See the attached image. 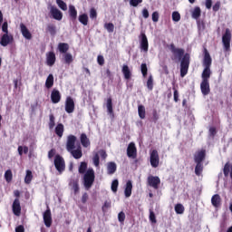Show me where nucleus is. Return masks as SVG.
I'll return each instance as SVG.
<instances>
[{
  "label": "nucleus",
  "mask_w": 232,
  "mask_h": 232,
  "mask_svg": "<svg viewBox=\"0 0 232 232\" xmlns=\"http://www.w3.org/2000/svg\"><path fill=\"white\" fill-rule=\"evenodd\" d=\"M140 70L143 77L148 75V65L146 63H141Z\"/></svg>",
  "instance_id": "3c124183"
},
{
  "label": "nucleus",
  "mask_w": 232,
  "mask_h": 232,
  "mask_svg": "<svg viewBox=\"0 0 232 232\" xmlns=\"http://www.w3.org/2000/svg\"><path fill=\"white\" fill-rule=\"evenodd\" d=\"M140 3H142V0H130V6L137 7Z\"/></svg>",
  "instance_id": "052dcab7"
},
{
  "label": "nucleus",
  "mask_w": 232,
  "mask_h": 232,
  "mask_svg": "<svg viewBox=\"0 0 232 232\" xmlns=\"http://www.w3.org/2000/svg\"><path fill=\"white\" fill-rule=\"evenodd\" d=\"M48 126L49 130H53V128H55V116L53 113L49 115Z\"/></svg>",
  "instance_id": "ea45409f"
},
{
  "label": "nucleus",
  "mask_w": 232,
  "mask_h": 232,
  "mask_svg": "<svg viewBox=\"0 0 232 232\" xmlns=\"http://www.w3.org/2000/svg\"><path fill=\"white\" fill-rule=\"evenodd\" d=\"M93 182H95V170H93L92 168H89L83 175V186L85 189L92 188Z\"/></svg>",
  "instance_id": "7ed1b4c3"
},
{
  "label": "nucleus",
  "mask_w": 232,
  "mask_h": 232,
  "mask_svg": "<svg viewBox=\"0 0 232 232\" xmlns=\"http://www.w3.org/2000/svg\"><path fill=\"white\" fill-rule=\"evenodd\" d=\"M169 50L171 52L173 57L172 61H180V77H186L188 72L189 71V63L191 61V56L189 53H185L183 48H179L175 46V44H170L169 45Z\"/></svg>",
  "instance_id": "f257e3e1"
},
{
  "label": "nucleus",
  "mask_w": 232,
  "mask_h": 232,
  "mask_svg": "<svg viewBox=\"0 0 232 232\" xmlns=\"http://www.w3.org/2000/svg\"><path fill=\"white\" fill-rule=\"evenodd\" d=\"M98 155H100V157H101L103 160H105V159H107V157H108V154L106 153V150H99V151H98Z\"/></svg>",
  "instance_id": "680f3d73"
},
{
  "label": "nucleus",
  "mask_w": 232,
  "mask_h": 232,
  "mask_svg": "<svg viewBox=\"0 0 232 232\" xmlns=\"http://www.w3.org/2000/svg\"><path fill=\"white\" fill-rule=\"evenodd\" d=\"M213 12H218L220 10V1L216 2L212 7Z\"/></svg>",
  "instance_id": "69168bd1"
},
{
  "label": "nucleus",
  "mask_w": 232,
  "mask_h": 232,
  "mask_svg": "<svg viewBox=\"0 0 232 232\" xmlns=\"http://www.w3.org/2000/svg\"><path fill=\"white\" fill-rule=\"evenodd\" d=\"M138 115L140 119H146V107L144 105L138 106Z\"/></svg>",
  "instance_id": "72a5a7b5"
},
{
  "label": "nucleus",
  "mask_w": 232,
  "mask_h": 232,
  "mask_svg": "<svg viewBox=\"0 0 232 232\" xmlns=\"http://www.w3.org/2000/svg\"><path fill=\"white\" fill-rule=\"evenodd\" d=\"M46 32L50 34V35H55L57 34V27L53 24H48L46 27Z\"/></svg>",
  "instance_id": "473e14b6"
},
{
  "label": "nucleus",
  "mask_w": 232,
  "mask_h": 232,
  "mask_svg": "<svg viewBox=\"0 0 232 232\" xmlns=\"http://www.w3.org/2000/svg\"><path fill=\"white\" fill-rule=\"evenodd\" d=\"M127 156L129 159H137V147L135 143L130 142L127 147Z\"/></svg>",
  "instance_id": "f8f14e48"
},
{
  "label": "nucleus",
  "mask_w": 232,
  "mask_h": 232,
  "mask_svg": "<svg viewBox=\"0 0 232 232\" xmlns=\"http://www.w3.org/2000/svg\"><path fill=\"white\" fill-rule=\"evenodd\" d=\"M2 31L4 32V34H8V23L7 22H4V24L2 25Z\"/></svg>",
  "instance_id": "338daca9"
},
{
  "label": "nucleus",
  "mask_w": 232,
  "mask_h": 232,
  "mask_svg": "<svg viewBox=\"0 0 232 232\" xmlns=\"http://www.w3.org/2000/svg\"><path fill=\"white\" fill-rule=\"evenodd\" d=\"M87 169H88V163L86 161L81 162L79 169H78L80 175L86 174V172L88 171Z\"/></svg>",
  "instance_id": "2f4dec72"
},
{
  "label": "nucleus",
  "mask_w": 232,
  "mask_h": 232,
  "mask_svg": "<svg viewBox=\"0 0 232 232\" xmlns=\"http://www.w3.org/2000/svg\"><path fill=\"white\" fill-rule=\"evenodd\" d=\"M198 30H206V23L204 21H198Z\"/></svg>",
  "instance_id": "0e129e2a"
},
{
  "label": "nucleus",
  "mask_w": 232,
  "mask_h": 232,
  "mask_svg": "<svg viewBox=\"0 0 232 232\" xmlns=\"http://www.w3.org/2000/svg\"><path fill=\"white\" fill-rule=\"evenodd\" d=\"M117 171V164L113 161H111L107 164V173L108 175H113Z\"/></svg>",
  "instance_id": "cd10ccee"
},
{
  "label": "nucleus",
  "mask_w": 232,
  "mask_h": 232,
  "mask_svg": "<svg viewBox=\"0 0 232 232\" xmlns=\"http://www.w3.org/2000/svg\"><path fill=\"white\" fill-rule=\"evenodd\" d=\"M53 86V74H49L45 81V87L50 90Z\"/></svg>",
  "instance_id": "f704fd0d"
},
{
  "label": "nucleus",
  "mask_w": 232,
  "mask_h": 232,
  "mask_svg": "<svg viewBox=\"0 0 232 232\" xmlns=\"http://www.w3.org/2000/svg\"><path fill=\"white\" fill-rule=\"evenodd\" d=\"M20 30L24 39H27V41L32 40V33H30V30H28V27L24 24H20Z\"/></svg>",
  "instance_id": "6ab92c4d"
},
{
  "label": "nucleus",
  "mask_w": 232,
  "mask_h": 232,
  "mask_svg": "<svg viewBox=\"0 0 232 232\" xmlns=\"http://www.w3.org/2000/svg\"><path fill=\"white\" fill-rule=\"evenodd\" d=\"M80 142L83 148H88L90 146V139L86 133H82L80 136Z\"/></svg>",
  "instance_id": "a878e982"
},
{
  "label": "nucleus",
  "mask_w": 232,
  "mask_h": 232,
  "mask_svg": "<svg viewBox=\"0 0 232 232\" xmlns=\"http://www.w3.org/2000/svg\"><path fill=\"white\" fill-rule=\"evenodd\" d=\"M121 72L123 73L126 81H130V79H131V71L130 70V66L124 64L121 68Z\"/></svg>",
  "instance_id": "b1692460"
},
{
  "label": "nucleus",
  "mask_w": 232,
  "mask_h": 232,
  "mask_svg": "<svg viewBox=\"0 0 232 232\" xmlns=\"http://www.w3.org/2000/svg\"><path fill=\"white\" fill-rule=\"evenodd\" d=\"M56 4L58 5L59 8H61V10H63V12H66V10H68V5L64 3V1L56 0Z\"/></svg>",
  "instance_id": "49530a36"
},
{
  "label": "nucleus",
  "mask_w": 232,
  "mask_h": 232,
  "mask_svg": "<svg viewBox=\"0 0 232 232\" xmlns=\"http://www.w3.org/2000/svg\"><path fill=\"white\" fill-rule=\"evenodd\" d=\"M172 21H174V23H179V21H180V13L174 11L172 13Z\"/></svg>",
  "instance_id": "09e8293b"
},
{
  "label": "nucleus",
  "mask_w": 232,
  "mask_h": 232,
  "mask_svg": "<svg viewBox=\"0 0 232 232\" xmlns=\"http://www.w3.org/2000/svg\"><path fill=\"white\" fill-rule=\"evenodd\" d=\"M78 21L83 24V26H88V14H82L78 17Z\"/></svg>",
  "instance_id": "c9c22d12"
},
{
  "label": "nucleus",
  "mask_w": 232,
  "mask_h": 232,
  "mask_svg": "<svg viewBox=\"0 0 232 232\" xmlns=\"http://www.w3.org/2000/svg\"><path fill=\"white\" fill-rule=\"evenodd\" d=\"M5 179L6 182L8 183L12 182V179H14V174L12 173V169H7L5 172Z\"/></svg>",
  "instance_id": "a19ab883"
},
{
  "label": "nucleus",
  "mask_w": 232,
  "mask_h": 232,
  "mask_svg": "<svg viewBox=\"0 0 232 232\" xmlns=\"http://www.w3.org/2000/svg\"><path fill=\"white\" fill-rule=\"evenodd\" d=\"M54 133L62 139L63 135H64V125L63 123H58L54 129Z\"/></svg>",
  "instance_id": "393cba45"
},
{
  "label": "nucleus",
  "mask_w": 232,
  "mask_h": 232,
  "mask_svg": "<svg viewBox=\"0 0 232 232\" xmlns=\"http://www.w3.org/2000/svg\"><path fill=\"white\" fill-rule=\"evenodd\" d=\"M69 186H71L74 195H77V193H79L81 189V188L79 187V179H72L69 183Z\"/></svg>",
  "instance_id": "5701e85b"
},
{
  "label": "nucleus",
  "mask_w": 232,
  "mask_h": 232,
  "mask_svg": "<svg viewBox=\"0 0 232 232\" xmlns=\"http://www.w3.org/2000/svg\"><path fill=\"white\" fill-rule=\"evenodd\" d=\"M147 88L148 90H153V77L150 76L148 81H147Z\"/></svg>",
  "instance_id": "6e6d98bb"
},
{
  "label": "nucleus",
  "mask_w": 232,
  "mask_h": 232,
  "mask_svg": "<svg viewBox=\"0 0 232 232\" xmlns=\"http://www.w3.org/2000/svg\"><path fill=\"white\" fill-rule=\"evenodd\" d=\"M150 166H152L153 168H159L160 158L159 157V151L157 150H153L150 152Z\"/></svg>",
  "instance_id": "6e6552de"
},
{
  "label": "nucleus",
  "mask_w": 232,
  "mask_h": 232,
  "mask_svg": "<svg viewBox=\"0 0 232 232\" xmlns=\"http://www.w3.org/2000/svg\"><path fill=\"white\" fill-rule=\"evenodd\" d=\"M159 17H160V15H159V12H153L152 13V21H153V23H159Z\"/></svg>",
  "instance_id": "e2e57ef3"
},
{
  "label": "nucleus",
  "mask_w": 232,
  "mask_h": 232,
  "mask_svg": "<svg viewBox=\"0 0 232 232\" xmlns=\"http://www.w3.org/2000/svg\"><path fill=\"white\" fill-rule=\"evenodd\" d=\"M159 121V112H157V110L152 111V122L157 123Z\"/></svg>",
  "instance_id": "4d7b16f0"
},
{
  "label": "nucleus",
  "mask_w": 232,
  "mask_h": 232,
  "mask_svg": "<svg viewBox=\"0 0 232 232\" xmlns=\"http://www.w3.org/2000/svg\"><path fill=\"white\" fill-rule=\"evenodd\" d=\"M44 222L46 227H52V210L47 206V209L44 212Z\"/></svg>",
  "instance_id": "9b49d317"
},
{
  "label": "nucleus",
  "mask_w": 232,
  "mask_h": 232,
  "mask_svg": "<svg viewBox=\"0 0 232 232\" xmlns=\"http://www.w3.org/2000/svg\"><path fill=\"white\" fill-rule=\"evenodd\" d=\"M222 43L226 52H229L231 49V30L227 28L225 34L222 36Z\"/></svg>",
  "instance_id": "20e7f679"
},
{
  "label": "nucleus",
  "mask_w": 232,
  "mask_h": 232,
  "mask_svg": "<svg viewBox=\"0 0 232 232\" xmlns=\"http://www.w3.org/2000/svg\"><path fill=\"white\" fill-rule=\"evenodd\" d=\"M229 169H231V165L229 162H227L223 169V173L225 177H229Z\"/></svg>",
  "instance_id": "de8ad7c7"
},
{
  "label": "nucleus",
  "mask_w": 232,
  "mask_h": 232,
  "mask_svg": "<svg viewBox=\"0 0 232 232\" xmlns=\"http://www.w3.org/2000/svg\"><path fill=\"white\" fill-rule=\"evenodd\" d=\"M90 18L91 19H97V10H95V8H91V10H90Z\"/></svg>",
  "instance_id": "13d9d810"
},
{
  "label": "nucleus",
  "mask_w": 232,
  "mask_h": 232,
  "mask_svg": "<svg viewBox=\"0 0 232 232\" xmlns=\"http://www.w3.org/2000/svg\"><path fill=\"white\" fill-rule=\"evenodd\" d=\"M175 211L177 215H182L184 213V205L180 203L176 204Z\"/></svg>",
  "instance_id": "79ce46f5"
},
{
  "label": "nucleus",
  "mask_w": 232,
  "mask_h": 232,
  "mask_svg": "<svg viewBox=\"0 0 232 232\" xmlns=\"http://www.w3.org/2000/svg\"><path fill=\"white\" fill-rule=\"evenodd\" d=\"M63 59L66 64H72V63H73V56L70 53H65L63 55Z\"/></svg>",
  "instance_id": "58836bf2"
},
{
  "label": "nucleus",
  "mask_w": 232,
  "mask_h": 232,
  "mask_svg": "<svg viewBox=\"0 0 232 232\" xmlns=\"http://www.w3.org/2000/svg\"><path fill=\"white\" fill-rule=\"evenodd\" d=\"M220 202H222V199L220 198V195L216 194L212 196L211 204L212 206H214V208H218L220 206Z\"/></svg>",
  "instance_id": "c85d7f7f"
},
{
  "label": "nucleus",
  "mask_w": 232,
  "mask_h": 232,
  "mask_svg": "<svg viewBox=\"0 0 232 232\" xmlns=\"http://www.w3.org/2000/svg\"><path fill=\"white\" fill-rule=\"evenodd\" d=\"M118 188H119V180L114 179L111 183V191H113V193H117Z\"/></svg>",
  "instance_id": "603ef678"
},
{
  "label": "nucleus",
  "mask_w": 232,
  "mask_h": 232,
  "mask_svg": "<svg viewBox=\"0 0 232 232\" xmlns=\"http://www.w3.org/2000/svg\"><path fill=\"white\" fill-rule=\"evenodd\" d=\"M111 208V200H106L102 207V213H106Z\"/></svg>",
  "instance_id": "a18cd8bd"
},
{
  "label": "nucleus",
  "mask_w": 232,
  "mask_h": 232,
  "mask_svg": "<svg viewBox=\"0 0 232 232\" xmlns=\"http://www.w3.org/2000/svg\"><path fill=\"white\" fill-rule=\"evenodd\" d=\"M32 179H34V175L32 174V170H26V175L24 178L25 184H30L32 182Z\"/></svg>",
  "instance_id": "37998d69"
},
{
  "label": "nucleus",
  "mask_w": 232,
  "mask_h": 232,
  "mask_svg": "<svg viewBox=\"0 0 232 232\" xmlns=\"http://www.w3.org/2000/svg\"><path fill=\"white\" fill-rule=\"evenodd\" d=\"M13 213L15 215V217L21 216V201L19 198H15L13 202L12 206Z\"/></svg>",
  "instance_id": "2eb2a0df"
},
{
  "label": "nucleus",
  "mask_w": 232,
  "mask_h": 232,
  "mask_svg": "<svg viewBox=\"0 0 232 232\" xmlns=\"http://www.w3.org/2000/svg\"><path fill=\"white\" fill-rule=\"evenodd\" d=\"M97 63L100 66H104V56L99 54L97 56Z\"/></svg>",
  "instance_id": "bf43d9fd"
},
{
  "label": "nucleus",
  "mask_w": 232,
  "mask_h": 232,
  "mask_svg": "<svg viewBox=\"0 0 232 232\" xmlns=\"http://www.w3.org/2000/svg\"><path fill=\"white\" fill-rule=\"evenodd\" d=\"M202 14V11L200 10V7L196 6L194 10L192 11V18L193 19H198Z\"/></svg>",
  "instance_id": "4c0bfd02"
},
{
  "label": "nucleus",
  "mask_w": 232,
  "mask_h": 232,
  "mask_svg": "<svg viewBox=\"0 0 232 232\" xmlns=\"http://www.w3.org/2000/svg\"><path fill=\"white\" fill-rule=\"evenodd\" d=\"M213 60L211 59V55L209 52H208L207 48H204V58H203V66L204 70L201 74L202 81H209V77H211V63Z\"/></svg>",
  "instance_id": "f03ea898"
},
{
  "label": "nucleus",
  "mask_w": 232,
  "mask_h": 232,
  "mask_svg": "<svg viewBox=\"0 0 232 232\" xmlns=\"http://www.w3.org/2000/svg\"><path fill=\"white\" fill-rule=\"evenodd\" d=\"M200 90L202 95H209L211 89L209 87V81L202 80L200 83Z\"/></svg>",
  "instance_id": "dca6fc26"
},
{
  "label": "nucleus",
  "mask_w": 232,
  "mask_h": 232,
  "mask_svg": "<svg viewBox=\"0 0 232 232\" xmlns=\"http://www.w3.org/2000/svg\"><path fill=\"white\" fill-rule=\"evenodd\" d=\"M75 142H77V137L72 134L67 137V142H66L67 151H72V150H75Z\"/></svg>",
  "instance_id": "ddd939ff"
},
{
  "label": "nucleus",
  "mask_w": 232,
  "mask_h": 232,
  "mask_svg": "<svg viewBox=\"0 0 232 232\" xmlns=\"http://www.w3.org/2000/svg\"><path fill=\"white\" fill-rule=\"evenodd\" d=\"M50 14L53 19H55L56 21H63V12H61L57 7L51 6Z\"/></svg>",
  "instance_id": "4468645a"
},
{
  "label": "nucleus",
  "mask_w": 232,
  "mask_h": 232,
  "mask_svg": "<svg viewBox=\"0 0 232 232\" xmlns=\"http://www.w3.org/2000/svg\"><path fill=\"white\" fill-rule=\"evenodd\" d=\"M118 220L121 224H124V220H126V214L123 211L118 214Z\"/></svg>",
  "instance_id": "864d4df0"
},
{
  "label": "nucleus",
  "mask_w": 232,
  "mask_h": 232,
  "mask_svg": "<svg viewBox=\"0 0 232 232\" xmlns=\"http://www.w3.org/2000/svg\"><path fill=\"white\" fill-rule=\"evenodd\" d=\"M149 218L152 224H157V218L155 217V212H153L152 210H150Z\"/></svg>",
  "instance_id": "5fc2aeb1"
},
{
  "label": "nucleus",
  "mask_w": 232,
  "mask_h": 232,
  "mask_svg": "<svg viewBox=\"0 0 232 232\" xmlns=\"http://www.w3.org/2000/svg\"><path fill=\"white\" fill-rule=\"evenodd\" d=\"M69 15L72 23L77 21V9L74 5H69Z\"/></svg>",
  "instance_id": "bb28decb"
},
{
  "label": "nucleus",
  "mask_w": 232,
  "mask_h": 232,
  "mask_svg": "<svg viewBox=\"0 0 232 232\" xmlns=\"http://www.w3.org/2000/svg\"><path fill=\"white\" fill-rule=\"evenodd\" d=\"M92 162L95 166V168H99V165L101 164V160L99 158V153H96L92 158Z\"/></svg>",
  "instance_id": "8fccbe9b"
},
{
  "label": "nucleus",
  "mask_w": 232,
  "mask_h": 232,
  "mask_svg": "<svg viewBox=\"0 0 232 232\" xmlns=\"http://www.w3.org/2000/svg\"><path fill=\"white\" fill-rule=\"evenodd\" d=\"M132 189H133V183L131 182V180H128L124 189V195L126 198H130V197H131Z\"/></svg>",
  "instance_id": "4be33fe9"
},
{
  "label": "nucleus",
  "mask_w": 232,
  "mask_h": 232,
  "mask_svg": "<svg viewBox=\"0 0 232 232\" xmlns=\"http://www.w3.org/2000/svg\"><path fill=\"white\" fill-rule=\"evenodd\" d=\"M58 50L60 53H68V51L70 50V45L66 43H60L58 44Z\"/></svg>",
  "instance_id": "c756f323"
},
{
  "label": "nucleus",
  "mask_w": 232,
  "mask_h": 232,
  "mask_svg": "<svg viewBox=\"0 0 232 232\" xmlns=\"http://www.w3.org/2000/svg\"><path fill=\"white\" fill-rule=\"evenodd\" d=\"M69 153L72 155L73 159L79 160L82 157V148L81 145H78L77 149H72V150H69Z\"/></svg>",
  "instance_id": "412c9836"
},
{
  "label": "nucleus",
  "mask_w": 232,
  "mask_h": 232,
  "mask_svg": "<svg viewBox=\"0 0 232 232\" xmlns=\"http://www.w3.org/2000/svg\"><path fill=\"white\" fill-rule=\"evenodd\" d=\"M202 171H204V165L202 163H196L195 173L197 177H200Z\"/></svg>",
  "instance_id": "e433bc0d"
},
{
  "label": "nucleus",
  "mask_w": 232,
  "mask_h": 232,
  "mask_svg": "<svg viewBox=\"0 0 232 232\" xmlns=\"http://www.w3.org/2000/svg\"><path fill=\"white\" fill-rule=\"evenodd\" d=\"M204 160H206V150L202 149L194 154V161L196 164H202Z\"/></svg>",
  "instance_id": "9d476101"
},
{
  "label": "nucleus",
  "mask_w": 232,
  "mask_h": 232,
  "mask_svg": "<svg viewBox=\"0 0 232 232\" xmlns=\"http://www.w3.org/2000/svg\"><path fill=\"white\" fill-rule=\"evenodd\" d=\"M15 232H24V226L19 225L15 227Z\"/></svg>",
  "instance_id": "774afa93"
},
{
  "label": "nucleus",
  "mask_w": 232,
  "mask_h": 232,
  "mask_svg": "<svg viewBox=\"0 0 232 232\" xmlns=\"http://www.w3.org/2000/svg\"><path fill=\"white\" fill-rule=\"evenodd\" d=\"M147 184L150 188H153V189H159V186H160V178L159 176H149L147 178Z\"/></svg>",
  "instance_id": "423d86ee"
},
{
  "label": "nucleus",
  "mask_w": 232,
  "mask_h": 232,
  "mask_svg": "<svg viewBox=\"0 0 232 232\" xmlns=\"http://www.w3.org/2000/svg\"><path fill=\"white\" fill-rule=\"evenodd\" d=\"M106 106H107V111L109 115L113 116V100L111 99V97H109L107 99Z\"/></svg>",
  "instance_id": "7c9ffc66"
},
{
  "label": "nucleus",
  "mask_w": 232,
  "mask_h": 232,
  "mask_svg": "<svg viewBox=\"0 0 232 232\" xmlns=\"http://www.w3.org/2000/svg\"><path fill=\"white\" fill-rule=\"evenodd\" d=\"M54 167L56 168L57 171H59V173H63V171L66 169V163L64 162V159L59 154L54 157Z\"/></svg>",
  "instance_id": "39448f33"
},
{
  "label": "nucleus",
  "mask_w": 232,
  "mask_h": 232,
  "mask_svg": "<svg viewBox=\"0 0 232 232\" xmlns=\"http://www.w3.org/2000/svg\"><path fill=\"white\" fill-rule=\"evenodd\" d=\"M140 48L141 52L148 53L150 44L148 43V36H146V34L144 33H141L140 35Z\"/></svg>",
  "instance_id": "0eeeda50"
},
{
  "label": "nucleus",
  "mask_w": 232,
  "mask_h": 232,
  "mask_svg": "<svg viewBox=\"0 0 232 232\" xmlns=\"http://www.w3.org/2000/svg\"><path fill=\"white\" fill-rule=\"evenodd\" d=\"M55 61H57V58L55 57V53H53V51L46 53L47 66H53V64H55Z\"/></svg>",
  "instance_id": "f3484780"
},
{
  "label": "nucleus",
  "mask_w": 232,
  "mask_h": 232,
  "mask_svg": "<svg viewBox=\"0 0 232 232\" xmlns=\"http://www.w3.org/2000/svg\"><path fill=\"white\" fill-rule=\"evenodd\" d=\"M51 101L53 104L61 102V92L57 89H53L51 92Z\"/></svg>",
  "instance_id": "a211bd4d"
},
{
  "label": "nucleus",
  "mask_w": 232,
  "mask_h": 232,
  "mask_svg": "<svg viewBox=\"0 0 232 232\" xmlns=\"http://www.w3.org/2000/svg\"><path fill=\"white\" fill-rule=\"evenodd\" d=\"M11 41H14V36L8 35V34H5L1 37L0 44L2 46H8Z\"/></svg>",
  "instance_id": "aec40b11"
},
{
  "label": "nucleus",
  "mask_w": 232,
  "mask_h": 232,
  "mask_svg": "<svg viewBox=\"0 0 232 232\" xmlns=\"http://www.w3.org/2000/svg\"><path fill=\"white\" fill-rule=\"evenodd\" d=\"M104 28L105 30H107V32H109V34H113V31L115 30V25L113 24V23H107L104 24Z\"/></svg>",
  "instance_id": "c03bdc74"
},
{
  "label": "nucleus",
  "mask_w": 232,
  "mask_h": 232,
  "mask_svg": "<svg viewBox=\"0 0 232 232\" xmlns=\"http://www.w3.org/2000/svg\"><path fill=\"white\" fill-rule=\"evenodd\" d=\"M65 111L66 113H73L75 111V102L71 96L65 100Z\"/></svg>",
  "instance_id": "1a4fd4ad"
}]
</instances>
